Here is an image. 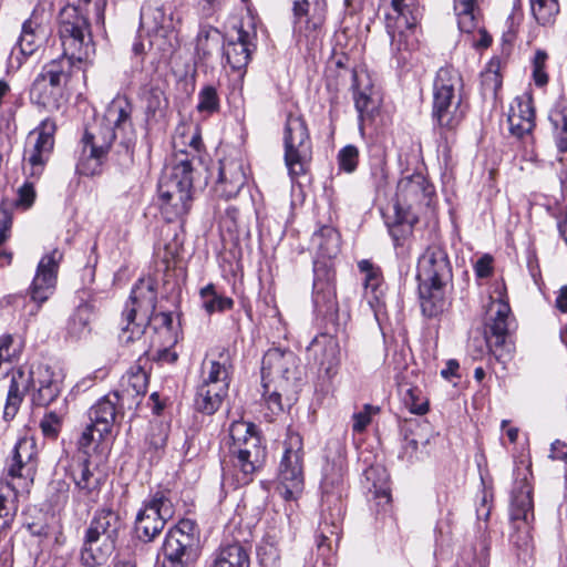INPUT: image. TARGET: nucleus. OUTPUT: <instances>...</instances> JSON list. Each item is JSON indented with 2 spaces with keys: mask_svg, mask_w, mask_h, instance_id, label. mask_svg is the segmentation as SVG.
Listing matches in <instances>:
<instances>
[{
  "mask_svg": "<svg viewBox=\"0 0 567 567\" xmlns=\"http://www.w3.org/2000/svg\"><path fill=\"white\" fill-rule=\"evenodd\" d=\"M175 514L174 504L168 489H157L144 501L138 511L134 532L136 537L144 542H153L164 529L168 519Z\"/></svg>",
  "mask_w": 567,
  "mask_h": 567,
  "instance_id": "4468645a",
  "label": "nucleus"
},
{
  "mask_svg": "<svg viewBox=\"0 0 567 567\" xmlns=\"http://www.w3.org/2000/svg\"><path fill=\"white\" fill-rule=\"evenodd\" d=\"M199 295L203 302V308L208 313H214L216 311L223 312L230 310L234 307V300L229 297L217 293L213 284H208L202 288Z\"/></svg>",
  "mask_w": 567,
  "mask_h": 567,
  "instance_id": "603ef678",
  "label": "nucleus"
},
{
  "mask_svg": "<svg viewBox=\"0 0 567 567\" xmlns=\"http://www.w3.org/2000/svg\"><path fill=\"white\" fill-rule=\"evenodd\" d=\"M344 471L342 465L328 464L323 470L321 481L322 512L319 524L318 549L322 553L330 550L332 543L340 540L341 525L344 516L342 493Z\"/></svg>",
  "mask_w": 567,
  "mask_h": 567,
  "instance_id": "39448f33",
  "label": "nucleus"
},
{
  "mask_svg": "<svg viewBox=\"0 0 567 567\" xmlns=\"http://www.w3.org/2000/svg\"><path fill=\"white\" fill-rule=\"evenodd\" d=\"M293 32L300 42L316 40L321 32L328 13L327 0H291Z\"/></svg>",
  "mask_w": 567,
  "mask_h": 567,
  "instance_id": "aec40b11",
  "label": "nucleus"
},
{
  "mask_svg": "<svg viewBox=\"0 0 567 567\" xmlns=\"http://www.w3.org/2000/svg\"><path fill=\"white\" fill-rule=\"evenodd\" d=\"M212 567H250V558L241 544H227L216 551Z\"/></svg>",
  "mask_w": 567,
  "mask_h": 567,
  "instance_id": "79ce46f5",
  "label": "nucleus"
},
{
  "mask_svg": "<svg viewBox=\"0 0 567 567\" xmlns=\"http://www.w3.org/2000/svg\"><path fill=\"white\" fill-rule=\"evenodd\" d=\"M285 164L292 179L305 175L312 159V142L306 120L289 113L284 127Z\"/></svg>",
  "mask_w": 567,
  "mask_h": 567,
  "instance_id": "9b49d317",
  "label": "nucleus"
},
{
  "mask_svg": "<svg viewBox=\"0 0 567 567\" xmlns=\"http://www.w3.org/2000/svg\"><path fill=\"white\" fill-rule=\"evenodd\" d=\"M309 360H313L319 371L331 380L338 373L340 364V347L338 340L328 333L316 336L307 347Z\"/></svg>",
  "mask_w": 567,
  "mask_h": 567,
  "instance_id": "5701e85b",
  "label": "nucleus"
},
{
  "mask_svg": "<svg viewBox=\"0 0 567 567\" xmlns=\"http://www.w3.org/2000/svg\"><path fill=\"white\" fill-rule=\"evenodd\" d=\"M249 452L254 457L260 454H267L266 446L262 445L261 437L254 423L245 421H234L229 426L228 453Z\"/></svg>",
  "mask_w": 567,
  "mask_h": 567,
  "instance_id": "cd10ccee",
  "label": "nucleus"
},
{
  "mask_svg": "<svg viewBox=\"0 0 567 567\" xmlns=\"http://www.w3.org/2000/svg\"><path fill=\"white\" fill-rule=\"evenodd\" d=\"M303 455L302 436L298 432L288 429L278 471H303Z\"/></svg>",
  "mask_w": 567,
  "mask_h": 567,
  "instance_id": "e433bc0d",
  "label": "nucleus"
},
{
  "mask_svg": "<svg viewBox=\"0 0 567 567\" xmlns=\"http://www.w3.org/2000/svg\"><path fill=\"white\" fill-rule=\"evenodd\" d=\"M340 169L352 173L357 169L359 162V151L353 145H347L338 154Z\"/></svg>",
  "mask_w": 567,
  "mask_h": 567,
  "instance_id": "69168bd1",
  "label": "nucleus"
},
{
  "mask_svg": "<svg viewBox=\"0 0 567 567\" xmlns=\"http://www.w3.org/2000/svg\"><path fill=\"white\" fill-rule=\"evenodd\" d=\"M223 42V34L216 28L202 27L196 38V55L205 61L219 49Z\"/></svg>",
  "mask_w": 567,
  "mask_h": 567,
  "instance_id": "3c124183",
  "label": "nucleus"
},
{
  "mask_svg": "<svg viewBox=\"0 0 567 567\" xmlns=\"http://www.w3.org/2000/svg\"><path fill=\"white\" fill-rule=\"evenodd\" d=\"M127 404L113 391L101 398L89 410L90 423L79 439L81 449L89 447L93 442H104L113 435V430L124 417Z\"/></svg>",
  "mask_w": 567,
  "mask_h": 567,
  "instance_id": "f8f14e48",
  "label": "nucleus"
},
{
  "mask_svg": "<svg viewBox=\"0 0 567 567\" xmlns=\"http://www.w3.org/2000/svg\"><path fill=\"white\" fill-rule=\"evenodd\" d=\"M298 358L293 351L281 348H270L262 357L261 380L279 383V388L288 391L297 386L300 379Z\"/></svg>",
  "mask_w": 567,
  "mask_h": 567,
  "instance_id": "dca6fc26",
  "label": "nucleus"
},
{
  "mask_svg": "<svg viewBox=\"0 0 567 567\" xmlns=\"http://www.w3.org/2000/svg\"><path fill=\"white\" fill-rule=\"evenodd\" d=\"M532 492L527 472L517 471L509 506V543L519 558L529 555L534 548L530 534V523L534 519Z\"/></svg>",
  "mask_w": 567,
  "mask_h": 567,
  "instance_id": "0eeeda50",
  "label": "nucleus"
},
{
  "mask_svg": "<svg viewBox=\"0 0 567 567\" xmlns=\"http://www.w3.org/2000/svg\"><path fill=\"white\" fill-rule=\"evenodd\" d=\"M198 529L194 520L184 518L171 527L162 544V567H187L197 556Z\"/></svg>",
  "mask_w": 567,
  "mask_h": 567,
  "instance_id": "ddd939ff",
  "label": "nucleus"
},
{
  "mask_svg": "<svg viewBox=\"0 0 567 567\" xmlns=\"http://www.w3.org/2000/svg\"><path fill=\"white\" fill-rule=\"evenodd\" d=\"M196 110L205 116L218 113L220 110V97L214 85H204L197 95Z\"/></svg>",
  "mask_w": 567,
  "mask_h": 567,
  "instance_id": "6e6d98bb",
  "label": "nucleus"
},
{
  "mask_svg": "<svg viewBox=\"0 0 567 567\" xmlns=\"http://www.w3.org/2000/svg\"><path fill=\"white\" fill-rule=\"evenodd\" d=\"M463 80L453 66L441 68L434 81L433 118L441 134L456 130L467 111L463 94Z\"/></svg>",
  "mask_w": 567,
  "mask_h": 567,
  "instance_id": "20e7f679",
  "label": "nucleus"
},
{
  "mask_svg": "<svg viewBox=\"0 0 567 567\" xmlns=\"http://www.w3.org/2000/svg\"><path fill=\"white\" fill-rule=\"evenodd\" d=\"M249 33L240 29L237 39L230 40L223 45V54L233 70L245 68L250 60Z\"/></svg>",
  "mask_w": 567,
  "mask_h": 567,
  "instance_id": "58836bf2",
  "label": "nucleus"
},
{
  "mask_svg": "<svg viewBox=\"0 0 567 567\" xmlns=\"http://www.w3.org/2000/svg\"><path fill=\"white\" fill-rule=\"evenodd\" d=\"M233 371L230 353L223 348L203 361L200 383L229 390Z\"/></svg>",
  "mask_w": 567,
  "mask_h": 567,
  "instance_id": "bb28decb",
  "label": "nucleus"
},
{
  "mask_svg": "<svg viewBox=\"0 0 567 567\" xmlns=\"http://www.w3.org/2000/svg\"><path fill=\"white\" fill-rule=\"evenodd\" d=\"M192 193L158 198L161 215L167 223L175 221L188 214L192 205Z\"/></svg>",
  "mask_w": 567,
  "mask_h": 567,
  "instance_id": "49530a36",
  "label": "nucleus"
},
{
  "mask_svg": "<svg viewBox=\"0 0 567 567\" xmlns=\"http://www.w3.org/2000/svg\"><path fill=\"white\" fill-rule=\"evenodd\" d=\"M156 285L152 278L140 279L132 288L130 300L123 310L126 322L118 336L121 342L128 344L138 341L151 323L156 308Z\"/></svg>",
  "mask_w": 567,
  "mask_h": 567,
  "instance_id": "1a4fd4ad",
  "label": "nucleus"
},
{
  "mask_svg": "<svg viewBox=\"0 0 567 567\" xmlns=\"http://www.w3.org/2000/svg\"><path fill=\"white\" fill-rule=\"evenodd\" d=\"M435 194L434 186L421 173L403 176L396 185L393 209L395 212H416L427 208Z\"/></svg>",
  "mask_w": 567,
  "mask_h": 567,
  "instance_id": "f3484780",
  "label": "nucleus"
},
{
  "mask_svg": "<svg viewBox=\"0 0 567 567\" xmlns=\"http://www.w3.org/2000/svg\"><path fill=\"white\" fill-rule=\"evenodd\" d=\"M229 461L234 468V477L238 486H245L252 482L255 474L264 466L267 454H260L256 457L249 452L228 453Z\"/></svg>",
  "mask_w": 567,
  "mask_h": 567,
  "instance_id": "72a5a7b5",
  "label": "nucleus"
},
{
  "mask_svg": "<svg viewBox=\"0 0 567 567\" xmlns=\"http://www.w3.org/2000/svg\"><path fill=\"white\" fill-rule=\"evenodd\" d=\"M303 487V471H278V489L286 501L297 499Z\"/></svg>",
  "mask_w": 567,
  "mask_h": 567,
  "instance_id": "8fccbe9b",
  "label": "nucleus"
},
{
  "mask_svg": "<svg viewBox=\"0 0 567 567\" xmlns=\"http://www.w3.org/2000/svg\"><path fill=\"white\" fill-rule=\"evenodd\" d=\"M146 121L154 118L167 105L164 91L157 85L146 87L142 94Z\"/></svg>",
  "mask_w": 567,
  "mask_h": 567,
  "instance_id": "864d4df0",
  "label": "nucleus"
},
{
  "mask_svg": "<svg viewBox=\"0 0 567 567\" xmlns=\"http://www.w3.org/2000/svg\"><path fill=\"white\" fill-rule=\"evenodd\" d=\"M386 33L391 39V51L399 62H405L408 54L417 47L415 30L422 16L417 0H381Z\"/></svg>",
  "mask_w": 567,
  "mask_h": 567,
  "instance_id": "423d86ee",
  "label": "nucleus"
},
{
  "mask_svg": "<svg viewBox=\"0 0 567 567\" xmlns=\"http://www.w3.org/2000/svg\"><path fill=\"white\" fill-rule=\"evenodd\" d=\"M264 401L271 415H278L285 411V406H290L296 401L297 386L291 385L288 391L279 388V383L262 381Z\"/></svg>",
  "mask_w": 567,
  "mask_h": 567,
  "instance_id": "ea45409f",
  "label": "nucleus"
},
{
  "mask_svg": "<svg viewBox=\"0 0 567 567\" xmlns=\"http://www.w3.org/2000/svg\"><path fill=\"white\" fill-rule=\"evenodd\" d=\"M351 79H352V90H353V99H354V105L357 111L359 112L360 116H362L364 113H369L370 105L372 104V100L367 93V90L369 89V85H367L363 90L360 89V84L363 81H368V75L364 72H357L351 71Z\"/></svg>",
  "mask_w": 567,
  "mask_h": 567,
  "instance_id": "4d7b16f0",
  "label": "nucleus"
},
{
  "mask_svg": "<svg viewBox=\"0 0 567 567\" xmlns=\"http://www.w3.org/2000/svg\"><path fill=\"white\" fill-rule=\"evenodd\" d=\"M62 420L55 412L45 413L40 422V429L45 439L55 440L61 431Z\"/></svg>",
  "mask_w": 567,
  "mask_h": 567,
  "instance_id": "0e129e2a",
  "label": "nucleus"
},
{
  "mask_svg": "<svg viewBox=\"0 0 567 567\" xmlns=\"http://www.w3.org/2000/svg\"><path fill=\"white\" fill-rule=\"evenodd\" d=\"M143 363L146 364L147 359L141 355L121 378L118 389L113 391L122 399V404H127L128 410L137 408L147 392L148 374Z\"/></svg>",
  "mask_w": 567,
  "mask_h": 567,
  "instance_id": "b1692460",
  "label": "nucleus"
},
{
  "mask_svg": "<svg viewBox=\"0 0 567 567\" xmlns=\"http://www.w3.org/2000/svg\"><path fill=\"white\" fill-rule=\"evenodd\" d=\"M79 71H84V66L60 55L47 62L35 78L64 89L73 74Z\"/></svg>",
  "mask_w": 567,
  "mask_h": 567,
  "instance_id": "2f4dec72",
  "label": "nucleus"
},
{
  "mask_svg": "<svg viewBox=\"0 0 567 567\" xmlns=\"http://www.w3.org/2000/svg\"><path fill=\"white\" fill-rule=\"evenodd\" d=\"M548 53L543 49H537L532 59V79L537 87H545L549 82Z\"/></svg>",
  "mask_w": 567,
  "mask_h": 567,
  "instance_id": "13d9d810",
  "label": "nucleus"
},
{
  "mask_svg": "<svg viewBox=\"0 0 567 567\" xmlns=\"http://www.w3.org/2000/svg\"><path fill=\"white\" fill-rule=\"evenodd\" d=\"M452 266L446 251L429 246L417 261L416 279L421 309L429 318L436 317L445 306L443 288L452 281Z\"/></svg>",
  "mask_w": 567,
  "mask_h": 567,
  "instance_id": "7ed1b4c3",
  "label": "nucleus"
},
{
  "mask_svg": "<svg viewBox=\"0 0 567 567\" xmlns=\"http://www.w3.org/2000/svg\"><path fill=\"white\" fill-rule=\"evenodd\" d=\"M58 34L62 54L84 66L95 53L90 18L65 6L59 13Z\"/></svg>",
  "mask_w": 567,
  "mask_h": 567,
  "instance_id": "6e6552de",
  "label": "nucleus"
},
{
  "mask_svg": "<svg viewBox=\"0 0 567 567\" xmlns=\"http://www.w3.org/2000/svg\"><path fill=\"white\" fill-rule=\"evenodd\" d=\"M417 223L419 215L416 212L403 213L394 210L393 220H386L398 256L402 258L410 256L413 227Z\"/></svg>",
  "mask_w": 567,
  "mask_h": 567,
  "instance_id": "c85d7f7f",
  "label": "nucleus"
},
{
  "mask_svg": "<svg viewBox=\"0 0 567 567\" xmlns=\"http://www.w3.org/2000/svg\"><path fill=\"white\" fill-rule=\"evenodd\" d=\"M18 511L17 497L0 495V530H6L12 524Z\"/></svg>",
  "mask_w": 567,
  "mask_h": 567,
  "instance_id": "680f3d73",
  "label": "nucleus"
},
{
  "mask_svg": "<svg viewBox=\"0 0 567 567\" xmlns=\"http://www.w3.org/2000/svg\"><path fill=\"white\" fill-rule=\"evenodd\" d=\"M511 307L502 300H492L486 309L484 319V331L480 337H474L468 344L473 359H482L492 353L501 360L506 352V340L508 337Z\"/></svg>",
  "mask_w": 567,
  "mask_h": 567,
  "instance_id": "9d476101",
  "label": "nucleus"
},
{
  "mask_svg": "<svg viewBox=\"0 0 567 567\" xmlns=\"http://www.w3.org/2000/svg\"><path fill=\"white\" fill-rule=\"evenodd\" d=\"M39 45V35L30 34L25 32V34H21L18 41V47L23 56H29L34 53Z\"/></svg>",
  "mask_w": 567,
  "mask_h": 567,
  "instance_id": "774afa93",
  "label": "nucleus"
},
{
  "mask_svg": "<svg viewBox=\"0 0 567 567\" xmlns=\"http://www.w3.org/2000/svg\"><path fill=\"white\" fill-rule=\"evenodd\" d=\"M193 190V165L187 157L181 158L163 172L157 187L158 198L189 194Z\"/></svg>",
  "mask_w": 567,
  "mask_h": 567,
  "instance_id": "393cba45",
  "label": "nucleus"
},
{
  "mask_svg": "<svg viewBox=\"0 0 567 567\" xmlns=\"http://www.w3.org/2000/svg\"><path fill=\"white\" fill-rule=\"evenodd\" d=\"M404 403L414 414L423 415L429 411V401L416 386L408 389L404 395Z\"/></svg>",
  "mask_w": 567,
  "mask_h": 567,
  "instance_id": "052dcab7",
  "label": "nucleus"
},
{
  "mask_svg": "<svg viewBox=\"0 0 567 567\" xmlns=\"http://www.w3.org/2000/svg\"><path fill=\"white\" fill-rule=\"evenodd\" d=\"M549 121L555 130L556 145L559 153H567V100L560 97L549 112Z\"/></svg>",
  "mask_w": 567,
  "mask_h": 567,
  "instance_id": "de8ad7c7",
  "label": "nucleus"
},
{
  "mask_svg": "<svg viewBox=\"0 0 567 567\" xmlns=\"http://www.w3.org/2000/svg\"><path fill=\"white\" fill-rule=\"evenodd\" d=\"M38 467V451L33 439H20L13 449L11 463L8 466V476L18 481L20 488H28L34 480Z\"/></svg>",
  "mask_w": 567,
  "mask_h": 567,
  "instance_id": "4be33fe9",
  "label": "nucleus"
},
{
  "mask_svg": "<svg viewBox=\"0 0 567 567\" xmlns=\"http://www.w3.org/2000/svg\"><path fill=\"white\" fill-rule=\"evenodd\" d=\"M63 90L42 79L35 78L30 87V100L44 109L58 110L63 97Z\"/></svg>",
  "mask_w": 567,
  "mask_h": 567,
  "instance_id": "a19ab883",
  "label": "nucleus"
},
{
  "mask_svg": "<svg viewBox=\"0 0 567 567\" xmlns=\"http://www.w3.org/2000/svg\"><path fill=\"white\" fill-rule=\"evenodd\" d=\"M481 86L484 94L496 95L502 86V75L498 72V63L491 62L481 73Z\"/></svg>",
  "mask_w": 567,
  "mask_h": 567,
  "instance_id": "bf43d9fd",
  "label": "nucleus"
},
{
  "mask_svg": "<svg viewBox=\"0 0 567 567\" xmlns=\"http://www.w3.org/2000/svg\"><path fill=\"white\" fill-rule=\"evenodd\" d=\"M116 545L112 543L84 534L80 549V563L84 567L101 566L109 559Z\"/></svg>",
  "mask_w": 567,
  "mask_h": 567,
  "instance_id": "f704fd0d",
  "label": "nucleus"
},
{
  "mask_svg": "<svg viewBox=\"0 0 567 567\" xmlns=\"http://www.w3.org/2000/svg\"><path fill=\"white\" fill-rule=\"evenodd\" d=\"M532 13L542 25H551L559 13L558 0H530Z\"/></svg>",
  "mask_w": 567,
  "mask_h": 567,
  "instance_id": "5fc2aeb1",
  "label": "nucleus"
},
{
  "mask_svg": "<svg viewBox=\"0 0 567 567\" xmlns=\"http://www.w3.org/2000/svg\"><path fill=\"white\" fill-rule=\"evenodd\" d=\"M454 12L462 32L471 33L478 28L481 18L478 0H454Z\"/></svg>",
  "mask_w": 567,
  "mask_h": 567,
  "instance_id": "c03bdc74",
  "label": "nucleus"
},
{
  "mask_svg": "<svg viewBox=\"0 0 567 567\" xmlns=\"http://www.w3.org/2000/svg\"><path fill=\"white\" fill-rule=\"evenodd\" d=\"M358 269L364 276V295L368 298L370 307L377 312L384 305L385 284L382 270L379 266L368 259L358 262Z\"/></svg>",
  "mask_w": 567,
  "mask_h": 567,
  "instance_id": "c756f323",
  "label": "nucleus"
},
{
  "mask_svg": "<svg viewBox=\"0 0 567 567\" xmlns=\"http://www.w3.org/2000/svg\"><path fill=\"white\" fill-rule=\"evenodd\" d=\"M509 131L517 137L532 133L535 127V111L530 99L517 97L508 114Z\"/></svg>",
  "mask_w": 567,
  "mask_h": 567,
  "instance_id": "473e14b6",
  "label": "nucleus"
},
{
  "mask_svg": "<svg viewBox=\"0 0 567 567\" xmlns=\"http://www.w3.org/2000/svg\"><path fill=\"white\" fill-rule=\"evenodd\" d=\"M63 377L60 371L40 363L30 371L22 368L12 370L3 417L12 420L19 411L25 393L32 389L31 401L37 406H48L62 391Z\"/></svg>",
  "mask_w": 567,
  "mask_h": 567,
  "instance_id": "f03ea898",
  "label": "nucleus"
},
{
  "mask_svg": "<svg viewBox=\"0 0 567 567\" xmlns=\"http://www.w3.org/2000/svg\"><path fill=\"white\" fill-rule=\"evenodd\" d=\"M141 21L153 31L169 32L174 30L175 23L171 8L165 6H143L141 9Z\"/></svg>",
  "mask_w": 567,
  "mask_h": 567,
  "instance_id": "37998d69",
  "label": "nucleus"
},
{
  "mask_svg": "<svg viewBox=\"0 0 567 567\" xmlns=\"http://www.w3.org/2000/svg\"><path fill=\"white\" fill-rule=\"evenodd\" d=\"M61 260L62 252L53 249L39 261L35 276L28 290L32 302L29 310L30 317H34L41 306L53 295Z\"/></svg>",
  "mask_w": 567,
  "mask_h": 567,
  "instance_id": "a211bd4d",
  "label": "nucleus"
},
{
  "mask_svg": "<svg viewBox=\"0 0 567 567\" xmlns=\"http://www.w3.org/2000/svg\"><path fill=\"white\" fill-rule=\"evenodd\" d=\"M311 243L319 254L317 260L328 261L330 265H333L331 259L340 250V235L338 230L332 226L324 225L312 235Z\"/></svg>",
  "mask_w": 567,
  "mask_h": 567,
  "instance_id": "4c0bfd02",
  "label": "nucleus"
},
{
  "mask_svg": "<svg viewBox=\"0 0 567 567\" xmlns=\"http://www.w3.org/2000/svg\"><path fill=\"white\" fill-rule=\"evenodd\" d=\"M247 182L244 162L240 158L226 157L219 162L215 193L225 199L236 197Z\"/></svg>",
  "mask_w": 567,
  "mask_h": 567,
  "instance_id": "a878e982",
  "label": "nucleus"
},
{
  "mask_svg": "<svg viewBox=\"0 0 567 567\" xmlns=\"http://www.w3.org/2000/svg\"><path fill=\"white\" fill-rule=\"evenodd\" d=\"M312 302L318 316L336 320L339 302L336 289V270L328 261H313Z\"/></svg>",
  "mask_w": 567,
  "mask_h": 567,
  "instance_id": "2eb2a0df",
  "label": "nucleus"
},
{
  "mask_svg": "<svg viewBox=\"0 0 567 567\" xmlns=\"http://www.w3.org/2000/svg\"><path fill=\"white\" fill-rule=\"evenodd\" d=\"M43 14L44 10L40 9V7H35L31 17L22 24L21 34H25V32H28L30 34L39 35V33H42Z\"/></svg>",
  "mask_w": 567,
  "mask_h": 567,
  "instance_id": "338daca9",
  "label": "nucleus"
},
{
  "mask_svg": "<svg viewBox=\"0 0 567 567\" xmlns=\"http://www.w3.org/2000/svg\"><path fill=\"white\" fill-rule=\"evenodd\" d=\"M228 391L215 385L199 383L194 396V410L204 415L215 414L228 395Z\"/></svg>",
  "mask_w": 567,
  "mask_h": 567,
  "instance_id": "c9c22d12",
  "label": "nucleus"
},
{
  "mask_svg": "<svg viewBox=\"0 0 567 567\" xmlns=\"http://www.w3.org/2000/svg\"><path fill=\"white\" fill-rule=\"evenodd\" d=\"M133 104L126 95L117 94L107 105L104 124L96 132L85 131L82 137V151L76 171L84 176H94L101 172L113 142L116 144L117 161L130 166L134 162L136 132L132 121Z\"/></svg>",
  "mask_w": 567,
  "mask_h": 567,
  "instance_id": "f257e3e1",
  "label": "nucleus"
},
{
  "mask_svg": "<svg viewBox=\"0 0 567 567\" xmlns=\"http://www.w3.org/2000/svg\"><path fill=\"white\" fill-rule=\"evenodd\" d=\"M364 477L370 485L368 489L378 499V505H389L391 493L388 486V474L381 466H370L364 471Z\"/></svg>",
  "mask_w": 567,
  "mask_h": 567,
  "instance_id": "a18cd8bd",
  "label": "nucleus"
},
{
  "mask_svg": "<svg viewBox=\"0 0 567 567\" xmlns=\"http://www.w3.org/2000/svg\"><path fill=\"white\" fill-rule=\"evenodd\" d=\"M168 439V429L162 423L153 424L145 439L144 455H148L150 462H157L165 450Z\"/></svg>",
  "mask_w": 567,
  "mask_h": 567,
  "instance_id": "09e8293b",
  "label": "nucleus"
},
{
  "mask_svg": "<svg viewBox=\"0 0 567 567\" xmlns=\"http://www.w3.org/2000/svg\"><path fill=\"white\" fill-rule=\"evenodd\" d=\"M106 2L107 0H78L75 4L70 6L78 9L81 13H85L87 18L92 14L99 22L104 19Z\"/></svg>",
  "mask_w": 567,
  "mask_h": 567,
  "instance_id": "e2e57ef3",
  "label": "nucleus"
},
{
  "mask_svg": "<svg viewBox=\"0 0 567 567\" xmlns=\"http://www.w3.org/2000/svg\"><path fill=\"white\" fill-rule=\"evenodd\" d=\"M68 474L74 483L75 501L85 505L97 503L104 480L92 468L87 457H74L69 465Z\"/></svg>",
  "mask_w": 567,
  "mask_h": 567,
  "instance_id": "412c9836",
  "label": "nucleus"
},
{
  "mask_svg": "<svg viewBox=\"0 0 567 567\" xmlns=\"http://www.w3.org/2000/svg\"><path fill=\"white\" fill-rule=\"evenodd\" d=\"M122 523L120 515L111 508H101L94 513L85 535L116 545Z\"/></svg>",
  "mask_w": 567,
  "mask_h": 567,
  "instance_id": "7c9ffc66",
  "label": "nucleus"
},
{
  "mask_svg": "<svg viewBox=\"0 0 567 567\" xmlns=\"http://www.w3.org/2000/svg\"><path fill=\"white\" fill-rule=\"evenodd\" d=\"M55 131V122L45 118L30 134V138L34 136V141L29 142L23 156V169L27 171L29 167L30 176L39 178L42 175L54 147Z\"/></svg>",
  "mask_w": 567,
  "mask_h": 567,
  "instance_id": "6ab92c4d",
  "label": "nucleus"
}]
</instances>
